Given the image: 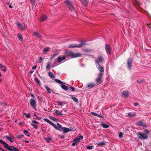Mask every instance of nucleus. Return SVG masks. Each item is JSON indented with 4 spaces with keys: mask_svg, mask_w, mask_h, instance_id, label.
<instances>
[{
    "mask_svg": "<svg viewBox=\"0 0 151 151\" xmlns=\"http://www.w3.org/2000/svg\"><path fill=\"white\" fill-rule=\"evenodd\" d=\"M68 55L72 58H76L81 56V53H74L72 51L69 52H68Z\"/></svg>",
    "mask_w": 151,
    "mask_h": 151,
    "instance_id": "nucleus-1",
    "label": "nucleus"
},
{
    "mask_svg": "<svg viewBox=\"0 0 151 151\" xmlns=\"http://www.w3.org/2000/svg\"><path fill=\"white\" fill-rule=\"evenodd\" d=\"M65 3L66 4L70 10L71 11H73L74 10V7L73 4V3L69 0H66Z\"/></svg>",
    "mask_w": 151,
    "mask_h": 151,
    "instance_id": "nucleus-2",
    "label": "nucleus"
},
{
    "mask_svg": "<svg viewBox=\"0 0 151 151\" xmlns=\"http://www.w3.org/2000/svg\"><path fill=\"white\" fill-rule=\"evenodd\" d=\"M0 143L2 144L8 150L11 151H13V149H12L9 145L6 143L4 141L0 139Z\"/></svg>",
    "mask_w": 151,
    "mask_h": 151,
    "instance_id": "nucleus-3",
    "label": "nucleus"
},
{
    "mask_svg": "<svg viewBox=\"0 0 151 151\" xmlns=\"http://www.w3.org/2000/svg\"><path fill=\"white\" fill-rule=\"evenodd\" d=\"M103 75V73H99L98 77L96 79V82L98 83V84H100L103 82V80L102 77Z\"/></svg>",
    "mask_w": 151,
    "mask_h": 151,
    "instance_id": "nucleus-4",
    "label": "nucleus"
},
{
    "mask_svg": "<svg viewBox=\"0 0 151 151\" xmlns=\"http://www.w3.org/2000/svg\"><path fill=\"white\" fill-rule=\"evenodd\" d=\"M132 62L133 59L131 58H129L127 61V65L129 70H131V68L132 67Z\"/></svg>",
    "mask_w": 151,
    "mask_h": 151,
    "instance_id": "nucleus-5",
    "label": "nucleus"
},
{
    "mask_svg": "<svg viewBox=\"0 0 151 151\" xmlns=\"http://www.w3.org/2000/svg\"><path fill=\"white\" fill-rule=\"evenodd\" d=\"M105 48L107 53L109 55H110L111 53L112 50L110 45L106 44L105 45Z\"/></svg>",
    "mask_w": 151,
    "mask_h": 151,
    "instance_id": "nucleus-6",
    "label": "nucleus"
},
{
    "mask_svg": "<svg viewBox=\"0 0 151 151\" xmlns=\"http://www.w3.org/2000/svg\"><path fill=\"white\" fill-rule=\"evenodd\" d=\"M85 44V43H84L83 42H82L80 44H73L70 45L68 46L69 48H73V47H82V46Z\"/></svg>",
    "mask_w": 151,
    "mask_h": 151,
    "instance_id": "nucleus-7",
    "label": "nucleus"
},
{
    "mask_svg": "<svg viewBox=\"0 0 151 151\" xmlns=\"http://www.w3.org/2000/svg\"><path fill=\"white\" fill-rule=\"evenodd\" d=\"M97 62L99 63H103L104 61V58L103 56H98V60H96V62L97 63Z\"/></svg>",
    "mask_w": 151,
    "mask_h": 151,
    "instance_id": "nucleus-8",
    "label": "nucleus"
},
{
    "mask_svg": "<svg viewBox=\"0 0 151 151\" xmlns=\"http://www.w3.org/2000/svg\"><path fill=\"white\" fill-rule=\"evenodd\" d=\"M136 124L140 127H147V125L142 121H140L136 122Z\"/></svg>",
    "mask_w": 151,
    "mask_h": 151,
    "instance_id": "nucleus-9",
    "label": "nucleus"
},
{
    "mask_svg": "<svg viewBox=\"0 0 151 151\" xmlns=\"http://www.w3.org/2000/svg\"><path fill=\"white\" fill-rule=\"evenodd\" d=\"M96 66L97 67L98 70L101 72H104V68L103 67L101 66L99 63L97 62V63L96 64Z\"/></svg>",
    "mask_w": 151,
    "mask_h": 151,
    "instance_id": "nucleus-10",
    "label": "nucleus"
},
{
    "mask_svg": "<svg viewBox=\"0 0 151 151\" xmlns=\"http://www.w3.org/2000/svg\"><path fill=\"white\" fill-rule=\"evenodd\" d=\"M138 134L143 139H147L148 136L147 135L144 133L139 132L138 133Z\"/></svg>",
    "mask_w": 151,
    "mask_h": 151,
    "instance_id": "nucleus-11",
    "label": "nucleus"
},
{
    "mask_svg": "<svg viewBox=\"0 0 151 151\" xmlns=\"http://www.w3.org/2000/svg\"><path fill=\"white\" fill-rule=\"evenodd\" d=\"M30 104L31 106L34 107H36V104L35 101L33 99H31L30 101Z\"/></svg>",
    "mask_w": 151,
    "mask_h": 151,
    "instance_id": "nucleus-12",
    "label": "nucleus"
},
{
    "mask_svg": "<svg viewBox=\"0 0 151 151\" xmlns=\"http://www.w3.org/2000/svg\"><path fill=\"white\" fill-rule=\"evenodd\" d=\"M57 126L55 125V127H54L56 129L59 130L60 131H62L63 127H62V126L59 123H57Z\"/></svg>",
    "mask_w": 151,
    "mask_h": 151,
    "instance_id": "nucleus-13",
    "label": "nucleus"
},
{
    "mask_svg": "<svg viewBox=\"0 0 151 151\" xmlns=\"http://www.w3.org/2000/svg\"><path fill=\"white\" fill-rule=\"evenodd\" d=\"M81 3L85 6H87L88 4V0H80Z\"/></svg>",
    "mask_w": 151,
    "mask_h": 151,
    "instance_id": "nucleus-14",
    "label": "nucleus"
},
{
    "mask_svg": "<svg viewBox=\"0 0 151 151\" xmlns=\"http://www.w3.org/2000/svg\"><path fill=\"white\" fill-rule=\"evenodd\" d=\"M83 139V136L82 135H80L78 137L74 139L73 141L75 142H79L80 141V140H82Z\"/></svg>",
    "mask_w": 151,
    "mask_h": 151,
    "instance_id": "nucleus-15",
    "label": "nucleus"
},
{
    "mask_svg": "<svg viewBox=\"0 0 151 151\" xmlns=\"http://www.w3.org/2000/svg\"><path fill=\"white\" fill-rule=\"evenodd\" d=\"M35 124H36L37 125H39V123L37 122L35 120H34L32 121V123L31 124V125L32 126L34 127L36 129H37L38 128V127Z\"/></svg>",
    "mask_w": 151,
    "mask_h": 151,
    "instance_id": "nucleus-16",
    "label": "nucleus"
},
{
    "mask_svg": "<svg viewBox=\"0 0 151 151\" xmlns=\"http://www.w3.org/2000/svg\"><path fill=\"white\" fill-rule=\"evenodd\" d=\"M62 131H63V133H66L71 131V129L68 128L64 127L63 128Z\"/></svg>",
    "mask_w": 151,
    "mask_h": 151,
    "instance_id": "nucleus-17",
    "label": "nucleus"
},
{
    "mask_svg": "<svg viewBox=\"0 0 151 151\" xmlns=\"http://www.w3.org/2000/svg\"><path fill=\"white\" fill-rule=\"evenodd\" d=\"M43 120L44 121H45V122H47L48 123L50 124L53 127H55V124H54L52 123L51 121H50V120H48V119H43Z\"/></svg>",
    "mask_w": 151,
    "mask_h": 151,
    "instance_id": "nucleus-18",
    "label": "nucleus"
},
{
    "mask_svg": "<svg viewBox=\"0 0 151 151\" xmlns=\"http://www.w3.org/2000/svg\"><path fill=\"white\" fill-rule=\"evenodd\" d=\"M95 84L93 83H90L88 84L87 87L89 88H92L95 86Z\"/></svg>",
    "mask_w": 151,
    "mask_h": 151,
    "instance_id": "nucleus-19",
    "label": "nucleus"
},
{
    "mask_svg": "<svg viewBox=\"0 0 151 151\" xmlns=\"http://www.w3.org/2000/svg\"><path fill=\"white\" fill-rule=\"evenodd\" d=\"M47 19V17L45 15H42L41 17L40 20L41 22H43Z\"/></svg>",
    "mask_w": 151,
    "mask_h": 151,
    "instance_id": "nucleus-20",
    "label": "nucleus"
},
{
    "mask_svg": "<svg viewBox=\"0 0 151 151\" xmlns=\"http://www.w3.org/2000/svg\"><path fill=\"white\" fill-rule=\"evenodd\" d=\"M6 137L7 139L9 141L11 142H13V140L14 139L13 137H11L8 136H6Z\"/></svg>",
    "mask_w": 151,
    "mask_h": 151,
    "instance_id": "nucleus-21",
    "label": "nucleus"
},
{
    "mask_svg": "<svg viewBox=\"0 0 151 151\" xmlns=\"http://www.w3.org/2000/svg\"><path fill=\"white\" fill-rule=\"evenodd\" d=\"M122 95L124 97H127L129 96V92L128 91H125L122 92Z\"/></svg>",
    "mask_w": 151,
    "mask_h": 151,
    "instance_id": "nucleus-22",
    "label": "nucleus"
},
{
    "mask_svg": "<svg viewBox=\"0 0 151 151\" xmlns=\"http://www.w3.org/2000/svg\"><path fill=\"white\" fill-rule=\"evenodd\" d=\"M34 35L37 37L38 38L41 39L42 38L41 35L38 32H34Z\"/></svg>",
    "mask_w": 151,
    "mask_h": 151,
    "instance_id": "nucleus-23",
    "label": "nucleus"
},
{
    "mask_svg": "<svg viewBox=\"0 0 151 151\" xmlns=\"http://www.w3.org/2000/svg\"><path fill=\"white\" fill-rule=\"evenodd\" d=\"M65 59V57H59L58 58L57 61L58 63H60L64 60Z\"/></svg>",
    "mask_w": 151,
    "mask_h": 151,
    "instance_id": "nucleus-24",
    "label": "nucleus"
},
{
    "mask_svg": "<svg viewBox=\"0 0 151 151\" xmlns=\"http://www.w3.org/2000/svg\"><path fill=\"white\" fill-rule=\"evenodd\" d=\"M91 114L95 116H97L100 118H103V116H102L99 114H97L95 112H91Z\"/></svg>",
    "mask_w": 151,
    "mask_h": 151,
    "instance_id": "nucleus-25",
    "label": "nucleus"
},
{
    "mask_svg": "<svg viewBox=\"0 0 151 151\" xmlns=\"http://www.w3.org/2000/svg\"><path fill=\"white\" fill-rule=\"evenodd\" d=\"M45 87L46 89L47 90V91L49 93H51V92H53L52 90L51 89H50L48 87H47L46 86H45Z\"/></svg>",
    "mask_w": 151,
    "mask_h": 151,
    "instance_id": "nucleus-26",
    "label": "nucleus"
},
{
    "mask_svg": "<svg viewBox=\"0 0 151 151\" xmlns=\"http://www.w3.org/2000/svg\"><path fill=\"white\" fill-rule=\"evenodd\" d=\"M34 80L37 84L40 85V81L37 77L35 78Z\"/></svg>",
    "mask_w": 151,
    "mask_h": 151,
    "instance_id": "nucleus-27",
    "label": "nucleus"
},
{
    "mask_svg": "<svg viewBox=\"0 0 151 151\" xmlns=\"http://www.w3.org/2000/svg\"><path fill=\"white\" fill-rule=\"evenodd\" d=\"M17 25L19 27V28H20L22 29H24V27L23 26H22V24L19 22H17L16 23Z\"/></svg>",
    "mask_w": 151,
    "mask_h": 151,
    "instance_id": "nucleus-28",
    "label": "nucleus"
},
{
    "mask_svg": "<svg viewBox=\"0 0 151 151\" xmlns=\"http://www.w3.org/2000/svg\"><path fill=\"white\" fill-rule=\"evenodd\" d=\"M101 126L103 127L104 128H107L109 127V126L103 123L101 124Z\"/></svg>",
    "mask_w": 151,
    "mask_h": 151,
    "instance_id": "nucleus-29",
    "label": "nucleus"
},
{
    "mask_svg": "<svg viewBox=\"0 0 151 151\" xmlns=\"http://www.w3.org/2000/svg\"><path fill=\"white\" fill-rule=\"evenodd\" d=\"M70 98L73 99L75 102L76 103L78 102V100L77 98L74 96H71Z\"/></svg>",
    "mask_w": 151,
    "mask_h": 151,
    "instance_id": "nucleus-30",
    "label": "nucleus"
},
{
    "mask_svg": "<svg viewBox=\"0 0 151 151\" xmlns=\"http://www.w3.org/2000/svg\"><path fill=\"white\" fill-rule=\"evenodd\" d=\"M105 145V144L104 142H99L97 143V146H102L104 145Z\"/></svg>",
    "mask_w": 151,
    "mask_h": 151,
    "instance_id": "nucleus-31",
    "label": "nucleus"
},
{
    "mask_svg": "<svg viewBox=\"0 0 151 151\" xmlns=\"http://www.w3.org/2000/svg\"><path fill=\"white\" fill-rule=\"evenodd\" d=\"M18 37L19 39L21 41L23 39V37L22 35L20 33H18L17 34Z\"/></svg>",
    "mask_w": 151,
    "mask_h": 151,
    "instance_id": "nucleus-32",
    "label": "nucleus"
},
{
    "mask_svg": "<svg viewBox=\"0 0 151 151\" xmlns=\"http://www.w3.org/2000/svg\"><path fill=\"white\" fill-rule=\"evenodd\" d=\"M48 75L51 78H55V76L52 72H49L48 73Z\"/></svg>",
    "mask_w": 151,
    "mask_h": 151,
    "instance_id": "nucleus-33",
    "label": "nucleus"
},
{
    "mask_svg": "<svg viewBox=\"0 0 151 151\" xmlns=\"http://www.w3.org/2000/svg\"><path fill=\"white\" fill-rule=\"evenodd\" d=\"M54 80L56 82H57V83H59V84H65L63 82L61 81H60V80L58 79H55Z\"/></svg>",
    "mask_w": 151,
    "mask_h": 151,
    "instance_id": "nucleus-34",
    "label": "nucleus"
},
{
    "mask_svg": "<svg viewBox=\"0 0 151 151\" xmlns=\"http://www.w3.org/2000/svg\"><path fill=\"white\" fill-rule=\"evenodd\" d=\"M128 116L131 117H133L135 116V114H132L131 112L128 113Z\"/></svg>",
    "mask_w": 151,
    "mask_h": 151,
    "instance_id": "nucleus-35",
    "label": "nucleus"
},
{
    "mask_svg": "<svg viewBox=\"0 0 151 151\" xmlns=\"http://www.w3.org/2000/svg\"><path fill=\"white\" fill-rule=\"evenodd\" d=\"M59 111L58 110H56L55 111V113L56 114H58L60 116H62V115H63V114L61 113L62 112V111H61L60 113H59Z\"/></svg>",
    "mask_w": 151,
    "mask_h": 151,
    "instance_id": "nucleus-36",
    "label": "nucleus"
},
{
    "mask_svg": "<svg viewBox=\"0 0 151 151\" xmlns=\"http://www.w3.org/2000/svg\"><path fill=\"white\" fill-rule=\"evenodd\" d=\"M61 86L62 89H63L67 90H68V88L66 86L64 85H61Z\"/></svg>",
    "mask_w": 151,
    "mask_h": 151,
    "instance_id": "nucleus-37",
    "label": "nucleus"
},
{
    "mask_svg": "<svg viewBox=\"0 0 151 151\" xmlns=\"http://www.w3.org/2000/svg\"><path fill=\"white\" fill-rule=\"evenodd\" d=\"M27 136H29V132L27 130H24L23 132Z\"/></svg>",
    "mask_w": 151,
    "mask_h": 151,
    "instance_id": "nucleus-38",
    "label": "nucleus"
},
{
    "mask_svg": "<svg viewBox=\"0 0 151 151\" xmlns=\"http://www.w3.org/2000/svg\"><path fill=\"white\" fill-rule=\"evenodd\" d=\"M137 82L139 84H142L143 83V80L140 79H139L137 81Z\"/></svg>",
    "mask_w": 151,
    "mask_h": 151,
    "instance_id": "nucleus-39",
    "label": "nucleus"
},
{
    "mask_svg": "<svg viewBox=\"0 0 151 151\" xmlns=\"http://www.w3.org/2000/svg\"><path fill=\"white\" fill-rule=\"evenodd\" d=\"M24 135L23 134L18 135L17 137V138L18 139H20L21 138L23 137Z\"/></svg>",
    "mask_w": 151,
    "mask_h": 151,
    "instance_id": "nucleus-40",
    "label": "nucleus"
},
{
    "mask_svg": "<svg viewBox=\"0 0 151 151\" xmlns=\"http://www.w3.org/2000/svg\"><path fill=\"white\" fill-rule=\"evenodd\" d=\"M45 139L47 143L50 142V141L52 140V139L50 138H45Z\"/></svg>",
    "mask_w": 151,
    "mask_h": 151,
    "instance_id": "nucleus-41",
    "label": "nucleus"
},
{
    "mask_svg": "<svg viewBox=\"0 0 151 151\" xmlns=\"http://www.w3.org/2000/svg\"><path fill=\"white\" fill-rule=\"evenodd\" d=\"M50 63L49 62H48L47 63V65L46 66V69H49V70L50 69V68L49 67V66L50 65Z\"/></svg>",
    "mask_w": 151,
    "mask_h": 151,
    "instance_id": "nucleus-42",
    "label": "nucleus"
},
{
    "mask_svg": "<svg viewBox=\"0 0 151 151\" xmlns=\"http://www.w3.org/2000/svg\"><path fill=\"white\" fill-rule=\"evenodd\" d=\"M36 0H30V1L31 4L34 5L36 3Z\"/></svg>",
    "mask_w": 151,
    "mask_h": 151,
    "instance_id": "nucleus-43",
    "label": "nucleus"
},
{
    "mask_svg": "<svg viewBox=\"0 0 151 151\" xmlns=\"http://www.w3.org/2000/svg\"><path fill=\"white\" fill-rule=\"evenodd\" d=\"M12 147L13 148V150H14V151H19L18 149L16 148L15 147L12 146Z\"/></svg>",
    "mask_w": 151,
    "mask_h": 151,
    "instance_id": "nucleus-44",
    "label": "nucleus"
},
{
    "mask_svg": "<svg viewBox=\"0 0 151 151\" xmlns=\"http://www.w3.org/2000/svg\"><path fill=\"white\" fill-rule=\"evenodd\" d=\"M23 114L26 116L27 118H28L30 117V115L29 114H27L26 113H24Z\"/></svg>",
    "mask_w": 151,
    "mask_h": 151,
    "instance_id": "nucleus-45",
    "label": "nucleus"
},
{
    "mask_svg": "<svg viewBox=\"0 0 151 151\" xmlns=\"http://www.w3.org/2000/svg\"><path fill=\"white\" fill-rule=\"evenodd\" d=\"M34 116L36 117V119H41V117H38L37 116V115L36 114L34 113Z\"/></svg>",
    "mask_w": 151,
    "mask_h": 151,
    "instance_id": "nucleus-46",
    "label": "nucleus"
},
{
    "mask_svg": "<svg viewBox=\"0 0 151 151\" xmlns=\"http://www.w3.org/2000/svg\"><path fill=\"white\" fill-rule=\"evenodd\" d=\"M6 68L5 66L2 68V70L4 72H6Z\"/></svg>",
    "mask_w": 151,
    "mask_h": 151,
    "instance_id": "nucleus-47",
    "label": "nucleus"
},
{
    "mask_svg": "<svg viewBox=\"0 0 151 151\" xmlns=\"http://www.w3.org/2000/svg\"><path fill=\"white\" fill-rule=\"evenodd\" d=\"M87 148L88 150H91L93 148V146H88L87 147H86Z\"/></svg>",
    "mask_w": 151,
    "mask_h": 151,
    "instance_id": "nucleus-48",
    "label": "nucleus"
},
{
    "mask_svg": "<svg viewBox=\"0 0 151 151\" xmlns=\"http://www.w3.org/2000/svg\"><path fill=\"white\" fill-rule=\"evenodd\" d=\"M49 50V48H45L44 49L43 51L45 52H47Z\"/></svg>",
    "mask_w": 151,
    "mask_h": 151,
    "instance_id": "nucleus-49",
    "label": "nucleus"
},
{
    "mask_svg": "<svg viewBox=\"0 0 151 151\" xmlns=\"http://www.w3.org/2000/svg\"><path fill=\"white\" fill-rule=\"evenodd\" d=\"M123 135V133L122 132H120L119 134V137L120 138L122 137Z\"/></svg>",
    "mask_w": 151,
    "mask_h": 151,
    "instance_id": "nucleus-50",
    "label": "nucleus"
},
{
    "mask_svg": "<svg viewBox=\"0 0 151 151\" xmlns=\"http://www.w3.org/2000/svg\"><path fill=\"white\" fill-rule=\"evenodd\" d=\"M70 88L71 90L73 91V92H74V91H75V89L73 87H72L71 86H70Z\"/></svg>",
    "mask_w": 151,
    "mask_h": 151,
    "instance_id": "nucleus-51",
    "label": "nucleus"
},
{
    "mask_svg": "<svg viewBox=\"0 0 151 151\" xmlns=\"http://www.w3.org/2000/svg\"><path fill=\"white\" fill-rule=\"evenodd\" d=\"M58 105L60 106L63 104V102H57Z\"/></svg>",
    "mask_w": 151,
    "mask_h": 151,
    "instance_id": "nucleus-52",
    "label": "nucleus"
},
{
    "mask_svg": "<svg viewBox=\"0 0 151 151\" xmlns=\"http://www.w3.org/2000/svg\"><path fill=\"white\" fill-rule=\"evenodd\" d=\"M144 132H145V133L146 134H148L149 133V131H148V130H147V129H145L144 130Z\"/></svg>",
    "mask_w": 151,
    "mask_h": 151,
    "instance_id": "nucleus-53",
    "label": "nucleus"
},
{
    "mask_svg": "<svg viewBox=\"0 0 151 151\" xmlns=\"http://www.w3.org/2000/svg\"><path fill=\"white\" fill-rule=\"evenodd\" d=\"M135 3L138 6H139L140 5V4L139 3V2L137 1H135Z\"/></svg>",
    "mask_w": 151,
    "mask_h": 151,
    "instance_id": "nucleus-54",
    "label": "nucleus"
},
{
    "mask_svg": "<svg viewBox=\"0 0 151 151\" xmlns=\"http://www.w3.org/2000/svg\"><path fill=\"white\" fill-rule=\"evenodd\" d=\"M30 95H31V96L32 97V98H33L32 99H33L34 98H35L34 96L32 93H31Z\"/></svg>",
    "mask_w": 151,
    "mask_h": 151,
    "instance_id": "nucleus-55",
    "label": "nucleus"
},
{
    "mask_svg": "<svg viewBox=\"0 0 151 151\" xmlns=\"http://www.w3.org/2000/svg\"><path fill=\"white\" fill-rule=\"evenodd\" d=\"M4 66H5L2 65L1 64H0V68H2Z\"/></svg>",
    "mask_w": 151,
    "mask_h": 151,
    "instance_id": "nucleus-56",
    "label": "nucleus"
},
{
    "mask_svg": "<svg viewBox=\"0 0 151 151\" xmlns=\"http://www.w3.org/2000/svg\"><path fill=\"white\" fill-rule=\"evenodd\" d=\"M76 142H74L72 144V145L73 146H74L75 145H76Z\"/></svg>",
    "mask_w": 151,
    "mask_h": 151,
    "instance_id": "nucleus-57",
    "label": "nucleus"
},
{
    "mask_svg": "<svg viewBox=\"0 0 151 151\" xmlns=\"http://www.w3.org/2000/svg\"><path fill=\"white\" fill-rule=\"evenodd\" d=\"M147 25L149 28H151V24H148Z\"/></svg>",
    "mask_w": 151,
    "mask_h": 151,
    "instance_id": "nucleus-58",
    "label": "nucleus"
},
{
    "mask_svg": "<svg viewBox=\"0 0 151 151\" xmlns=\"http://www.w3.org/2000/svg\"><path fill=\"white\" fill-rule=\"evenodd\" d=\"M37 67V66L36 65H34V66H33V67H32V69H35Z\"/></svg>",
    "mask_w": 151,
    "mask_h": 151,
    "instance_id": "nucleus-59",
    "label": "nucleus"
},
{
    "mask_svg": "<svg viewBox=\"0 0 151 151\" xmlns=\"http://www.w3.org/2000/svg\"><path fill=\"white\" fill-rule=\"evenodd\" d=\"M138 104L137 103H134V105L135 106H137L138 105Z\"/></svg>",
    "mask_w": 151,
    "mask_h": 151,
    "instance_id": "nucleus-60",
    "label": "nucleus"
},
{
    "mask_svg": "<svg viewBox=\"0 0 151 151\" xmlns=\"http://www.w3.org/2000/svg\"><path fill=\"white\" fill-rule=\"evenodd\" d=\"M56 55V54H54V55H53V56H52V58H54L55 57V56Z\"/></svg>",
    "mask_w": 151,
    "mask_h": 151,
    "instance_id": "nucleus-61",
    "label": "nucleus"
},
{
    "mask_svg": "<svg viewBox=\"0 0 151 151\" xmlns=\"http://www.w3.org/2000/svg\"><path fill=\"white\" fill-rule=\"evenodd\" d=\"M43 58L41 57H40L39 58V60H43Z\"/></svg>",
    "mask_w": 151,
    "mask_h": 151,
    "instance_id": "nucleus-62",
    "label": "nucleus"
},
{
    "mask_svg": "<svg viewBox=\"0 0 151 151\" xmlns=\"http://www.w3.org/2000/svg\"><path fill=\"white\" fill-rule=\"evenodd\" d=\"M0 150L2 151H5L2 148L0 147Z\"/></svg>",
    "mask_w": 151,
    "mask_h": 151,
    "instance_id": "nucleus-63",
    "label": "nucleus"
},
{
    "mask_svg": "<svg viewBox=\"0 0 151 151\" xmlns=\"http://www.w3.org/2000/svg\"><path fill=\"white\" fill-rule=\"evenodd\" d=\"M9 7L11 8H12V6H11V5H10L9 6Z\"/></svg>",
    "mask_w": 151,
    "mask_h": 151,
    "instance_id": "nucleus-64",
    "label": "nucleus"
}]
</instances>
